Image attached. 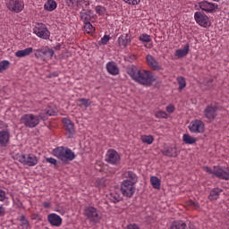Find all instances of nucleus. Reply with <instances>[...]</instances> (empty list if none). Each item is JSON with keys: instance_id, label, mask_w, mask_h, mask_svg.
<instances>
[{"instance_id": "1", "label": "nucleus", "mask_w": 229, "mask_h": 229, "mask_svg": "<svg viewBox=\"0 0 229 229\" xmlns=\"http://www.w3.org/2000/svg\"><path fill=\"white\" fill-rule=\"evenodd\" d=\"M127 74L140 85L151 87L154 81H157V76L148 70H139L136 66H130L127 69Z\"/></svg>"}, {"instance_id": "2", "label": "nucleus", "mask_w": 229, "mask_h": 229, "mask_svg": "<svg viewBox=\"0 0 229 229\" xmlns=\"http://www.w3.org/2000/svg\"><path fill=\"white\" fill-rule=\"evenodd\" d=\"M52 155L64 164H67V162H72V160L76 158L74 152L66 147H57L54 148Z\"/></svg>"}, {"instance_id": "3", "label": "nucleus", "mask_w": 229, "mask_h": 229, "mask_svg": "<svg viewBox=\"0 0 229 229\" xmlns=\"http://www.w3.org/2000/svg\"><path fill=\"white\" fill-rule=\"evenodd\" d=\"M40 119H46L44 113H40L38 115L33 114H25L21 119L20 123L24 124L27 128H36L40 124Z\"/></svg>"}, {"instance_id": "4", "label": "nucleus", "mask_w": 229, "mask_h": 229, "mask_svg": "<svg viewBox=\"0 0 229 229\" xmlns=\"http://www.w3.org/2000/svg\"><path fill=\"white\" fill-rule=\"evenodd\" d=\"M203 170L208 173V174H211L213 178H219V180H229V169L226 167H223L221 165H215L213 168L208 166H204Z\"/></svg>"}, {"instance_id": "5", "label": "nucleus", "mask_w": 229, "mask_h": 229, "mask_svg": "<svg viewBox=\"0 0 229 229\" xmlns=\"http://www.w3.org/2000/svg\"><path fill=\"white\" fill-rule=\"evenodd\" d=\"M34 35L44 40H48L51 37V32L47 30V27L44 23H35L33 28Z\"/></svg>"}, {"instance_id": "6", "label": "nucleus", "mask_w": 229, "mask_h": 229, "mask_svg": "<svg viewBox=\"0 0 229 229\" xmlns=\"http://www.w3.org/2000/svg\"><path fill=\"white\" fill-rule=\"evenodd\" d=\"M18 161L23 165H28L29 167H35L38 164V157L35 154H22L18 157Z\"/></svg>"}, {"instance_id": "7", "label": "nucleus", "mask_w": 229, "mask_h": 229, "mask_svg": "<svg viewBox=\"0 0 229 229\" xmlns=\"http://www.w3.org/2000/svg\"><path fill=\"white\" fill-rule=\"evenodd\" d=\"M5 6L10 12L21 13L24 10V1L22 0H5Z\"/></svg>"}, {"instance_id": "8", "label": "nucleus", "mask_w": 229, "mask_h": 229, "mask_svg": "<svg viewBox=\"0 0 229 229\" xmlns=\"http://www.w3.org/2000/svg\"><path fill=\"white\" fill-rule=\"evenodd\" d=\"M84 216L89 219L91 223H99V213H98V209L92 206L86 207L84 208Z\"/></svg>"}, {"instance_id": "9", "label": "nucleus", "mask_w": 229, "mask_h": 229, "mask_svg": "<svg viewBox=\"0 0 229 229\" xmlns=\"http://www.w3.org/2000/svg\"><path fill=\"white\" fill-rule=\"evenodd\" d=\"M194 19L199 24V26H201L202 28H210L211 22L210 18L208 16L201 12H196L194 14Z\"/></svg>"}, {"instance_id": "10", "label": "nucleus", "mask_w": 229, "mask_h": 229, "mask_svg": "<svg viewBox=\"0 0 229 229\" xmlns=\"http://www.w3.org/2000/svg\"><path fill=\"white\" fill-rule=\"evenodd\" d=\"M121 191L126 198H131L135 194V184L128 181H123Z\"/></svg>"}, {"instance_id": "11", "label": "nucleus", "mask_w": 229, "mask_h": 229, "mask_svg": "<svg viewBox=\"0 0 229 229\" xmlns=\"http://www.w3.org/2000/svg\"><path fill=\"white\" fill-rule=\"evenodd\" d=\"M191 133H203L205 131V123L201 120H193L189 125Z\"/></svg>"}, {"instance_id": "12", "label": "nucleus", "mask_w": 229, "mask_h": 229, "mask_svg": "<svg viewBox=\"0 0 229 229\" xmlns=\"http://www.w3.org/2000/svg\"><path fill=\"white\" fill-rule=\"evenodd\" d=\"M106 160L108 164H119V160H121V157L114 149H109L106 155Z\"/></svg>"}, {"instance_id": "13", "label": "nucleus", "mask_w": 229, "mask_h": 229, "mask_svg": "<svg viewBox=\"0 0 229 229\" xmlns=\"http://www.w3.org/2000/svg\"><path fill=\"white\" fill-rule=\"evenodd\" d=\"M199 6L203 10V12H206L207 13H212L217 10V4L208 1H202L199 3Z\"/></svg>"}, {"instance_id": "14", "label": "nucleus", "mask_w": 229, "mask_h": 229, "mask_svg": "<svg viewBox=\"0 0 229 229\" xmlns=\"http://www.w3.org/2000/svg\"><path fill=\"white\" fill-rule=\"evenodd\" d=\"M47 221L51 225V226H55L56 228L62 226V216L57 215L56 213H52L47 216Z\"/></svg>"}, {"instance_id": "15", "label": "nucleus", "mask_w": 229, "mask_h": 229, "mask_svg": "<svg viewBox=\"0 0 229 229\" xmlns=\"http://www.w3.org/2000/svg\"><path fill=\"white\" fill-rule=\"evenodd\" d=\"M204 115L208 121H214L215 117H217V107L208 106L204 110Z\"/></svg>"}, {"instance_id": "16", "label": "nucleus", "mask_w": 229, "mask_h": 229, "mask_svg": "<svg viewBox=\"0 0 229 229\" xmlns=\"http://www.w3.org/2000/svg\"><path fill=\"white\" fill-rule=\"evenodd\" d=\"M63 123L64 125V128L66 130L68 138L71 139L72 138V136L74 135V124L72 123V122L67 118H63Z\"/></svg>"}, {"instance_id": "17", "label": "nucleus", "mask_w": 229, "mask_h": 229, "mask_svg": "<svg viewBox=\"0 0 229 229\" xmlns=\"http://www.w3.org/2000/svg\"><path fill=\"white\" fill-rule=\"evenodd\" d=\"M162 153L163 155H165V157H170L173 158H176V157L180 155V152L178 151V148H176L175 146L165 148L162 150Z\"/></svg>"}, {"instance_id": "18", "label": "nucleus", "mask_w": 229, "mask_h": 229, "mask_svg": "<svg viewBox=\"0 0 229 229\" xmlns=\"http://www.w3.org/2000/svg\"><path fill=\"white\" fill-rule=\"evenodd\" d=\"M106 69L107 72L112 76H117V74H119V66H117V64H115V62H108L106 64Z\"/></svg>"}, {"instance_id": "19", "label": "nucleus", "mask_w": 229, "mask_h": 229, "mask_svg": "<svg viewBox=\"0 0 229 229\" xmlns=\"http://www.w3.org/2000/svg\"><path fill=\"white\" fill-rule=\"evenodd\" d=\"M146 60L148 67H151L154 71H160V65H158V62H157L153 55H147Z\"/></svg>"}, {"instance_id": "20", "label": "nucleus", "mask_w": 229, "mask_h": 229, "mask_svg": "<svg viewBox=\"0 0 229 229\" xmlns=\"http://www.w3.org/2000/svg\"><path fill=\"white\" fill-rule=\"evenodd\" d=\"M123 178H126V180H123V182H130L131 183H137L139 182V177L137 176V174L127 171L123 173Z\"/></svg>"}, {"instance_id": "21", "label": "nucleus", "mask_w": 229, "mask_h": 229, "mask_svg": "<svg viewBox=\"0 0 229 229\" xmlns=\"http://www.w3.org/2000/svg\"><path fill=\"white\" fill-rule=\"evenodd\" d=\"M10 142V131H0V146L6 147Z\"/></svg>"}, {"instance_id": "22", "label": "nucleus", "mask_w": 229, "mask_h": 229, "mask_svg": "<svg viewBox=\"0 0 229 229\" xmlns=\"http://www.w3.org/2000/svg\"><path fill=\"white\" fill-rule=\"evenodd\" d=\"M31 53H33V47H27L23 50L16 51L14 55L17 58H24L25 56H30Z\"/></svg>"}, {"instance_id": "23", "label": "nucleus", "mask_w": 229, "mask_h": 229, "mask_svg": "<svg viewBox=\"0 0 229 229\" xmlns=\"http://www.w3.org/2000/svg\"><path fill=\"white\" fill-rule=\"evenodd\" d=\"M130 42H131V38L128 34L122 35L118 38V44L119 46H123V47H127Z\"/></svg>"}, {"instance_id": "24", "label": "nucleus", "mask_w": 229, "mask_h": 229, "mask_svg": "<svg viewBox=\"0 0 229 229\" xmlns=\"http://www.w3.org/2000/svg\"><path fill=\"white\" fill-rule=\"evenodd\" d=\"M187 55H189V44H186L183 48L177 49L174 54L177 58H183V56H187Z\"/></svg>"}, {"instance_id": "25", "label": "nucleus", "mask_w": 229, "mask_h": 229, "mask_svg": "<svg viewBox=\"0 0 229 229\" xmlns=\"http://www.w3.org/2000/svg\"><path fill=\"white\" fill-rule=\"evenodd\" d=\"M56 2L55 0H48L44 4V9L47 12H54V10H56Z\"/></svg>"}, {"instance_id": "26", "label": "nucleus", "mask_w": 229, "mask_h": 229, "mask_svg": "<svg viewBox=\"0 0 229 229\" xmlns=\"http://www.w3.org/2000/svg\"><path fill=\"white\" fill-rule=\"evenodd\" d=\"M94 16V13L92 11H88V12H82L81 13V21L85 22H90L92 21V17Z\"/></svg>"}, {"instance_id": "27", "label": "nucleus", "mask_w": 229, "mask_h": 229, "mask_svg": "<svg viewBox=\"0 0 229 229\" xmlns=\"http://www.w3.org/2000/svg\"><path fill=\"white\" fill-rule=\"evenodd\" d=\"M221 192H223V190L219 189V188H215L210 191V194L208 196L209 199L211 201H214L216 199H217L219 198V194H221Z\"/></svg>"}, {"instance_id": "28", "label": "nucleus", "mask_w": 229, "mask_h": 229, "mask_svg": "<svg viewBox=\"0 0 229 229\" xmlns=\"http://www.w3.org/2000/svg\"><path fill=\"white\" fill-rule=\"evenodd\" d=\"M170 229H187V224L182 221H174L170 225Z\"/></svg>"}, {"instance_id": "29", "label": "nucleus", "mask_w": 229, "mask_h": 229, "mask_svg": "<svg viewBox=\"0 0 229 229\" xmlns=\"http://www.w3.org/2000/svg\"><path fill=\"white\" fill-rule=\"evenodd\" d=\"M182 140L185 144L192 145V144H196L198 140L196 138L191 136V134H183Z\"/></svg>"}, {"instance_id": "30", "label": "nucleus", "mask_w": 229, "mask_h": 229, "mask_svg": "<svg viewBox=\"0 0 229 229\" xmlns=\"http://www.w3.org/2000/svg\"><path fill=\"white\" fill-rule=\"evenodd\" d=\"M150 183H151L153 189H156L157 191H160L161 181L158 177L151 176Z\"/></svg>"}, {"instance_id": "31", "label": "nucleus", "mask_w": 229, "mask_h": 229, "mask_svg": "<svg viewBox=\"0 0 229 229\" xmlns=\"http://www.w3.org/2000/svg\"><path fill=\"white\" fill-rule=\"evenodd\" d=\"M45 49H46V47H43L38 48V49H36L34 56L36 58H39L40 60H43L44 62H46V56H45L46 54L44 53Z\"/></svg>"}, {"instance_id": "32", "label": "nucleus", "mask_w": 229, "mask_h": 229, "mask_svg": "<svg viewBox=\"0 0 229 229\" xmlns=\"http://www.w3.org/2000/svg\"><path fill=\"white\" fill-rule=\"evenodd\" d=\"M84 31H85V33H88L89 35H92V33H94V31H96V28L92 25V23H90V21L85 22L84 23Z\"/></svg>"}, {"instance_id": "33", "label": "nucleus", "mask_w": 229, "mask_h": 229, "mask_svg": "<svg viewBox=\"0 0 229 229\" xmlns=\"http://www.w3.org/2000/svg\"><path fill=\"white\" fill-rule=\"evenodd\" d=\"M43 53L45 54L46 60H51V58H53V55H55V51L48 47H45Z\"/></svg>"}, {"instance_id": "34", "label": "nucleus", "mask_w": 229, "mask_h": 229, "mask_svg": "<svg viewBox=\"0 0 229 229\" xmlns=\"http://www.w3.org/2000/svg\"><path fill=\"white\" fill-rule=\"evenodd\" d=\"M20 225H21V228H23V229L30 228V221H28V219H26V216H24V215H21L20 216Z\"/></svg>"}, {"instance_id": "35", "label": "nucleus", "mask_w": 229, "mask_h": 229, "mask_svg": "<svg viewBox=\"0 0 229 229\" xmlns=\"http://www.w3.org/2000/svg\"><path fill=\"white\" fill-rule=\"evenodd\" d=\"M177 83L179 85V88H178L179 90H183V89L187 87V81L183 77H177Z\"/></svg>"}, {"instance_id": "36", "label": "nucleus", "mask_w": 229, "mask_h": 229, "mask_svg": "<svg viewBox=\"0 0 229 229\" xmlns=\"http://www.w3.org/2000/svg\"><path fill=\"white\" fill-rule=\"evenodd\" d=\"M141 140L145 144H153V140H155V139L152 135H143L141 136Z\"/></svg>"}, {"instance_id": "37", "label": "nucleus", "mask_w": 229, "mask_h": 229, "mask_svg": "<svg viewBox=\"0 0 229 229\" xmlns=\"http://www.w3.org/2000/svg\"><path fill=\"white\" fill-rule=\"evenodd\" d=\"M8 67H10V61L4 60L0 62V72H4Z\"/></svg>"}, {"instance_id": "38", "label": "nucleus", "mask_w": 229, "mask_h": 229, "mask_svg": "<svg viewBox=\"0 0 229 229\" xmlns=\"http://www.w3.org/2000/svg\"><path fill=\"white\" fill-rule=\"evenodd\" d=\"M156 117L157 119H167V117H169V114H167L165 111L159 110L156 112Z\"/></svg>"}, {"instance_id": "39", "label": "nucleus", "mask_w": 229, "mask_h": 229, "mask_svg": "<svg viewBox=\"0 0 229 229\" xmlns=\"http://www.w3.org/2000/svg\"><path fill=\"white\" fill-rule=\"evenodd\" d=\"M139 40L140 42H151V36L148 35V34H141L139 37Z\"/></svg>"}, {"instance_id": "40", "label": "nucleus", "mask_w": 229, "mask_h": 229, "mask_svg": "<svg viewBox=\"0 0 229 229\" xmlns=\"http://www.w3.org/2000/svg\"><path fill=\"white\" fill-rule=\"evenodd\" d=\"M45 112H46V114L47 115H56V108L55 107H51V106H47L46 109H45Z\"/></svg>"}, {"instance_id": "41", "label": "nucleus", "mask_w": 229, "mask_h": 229, "mask_svg": "<svg viewBox=\"0 0 229 229\" xmlns=\"http://www.w3.org/2000/svg\"><path fill=\"white\" fill-rule=\"evenodd\" d=\"M78 102L82 105V106H85V108H88L90 106L91 102L87 98H80L78 99Z\"/></svg>"}, {"instance_id": "42", "label": "nucleus", "mask_w": 229, "mask_h": 229, "mask_svg": "<svg viewBox=\"0 0 229 229\" xmlns=\"http://www.w3.org/2000/svg\"><path fill=\"white\" fill-rule=\"evenodd\" d=\"M95 12L96 13H98V15H103L105 14V12H106V10L105 9V7L101 6V5H97L95 7Z\"/></svg>"}, {"instance_id": "43", "label": "nucleus", "mask_w": 229, "mask_h": 229, "mask_svg": "<svg viewBox=\"0 0 229 229\" xmlns=\"http://www.w3.org/2000/svg\"><path fill=\"white\" fill-rule=\"evenodd\" d=\"M110 36L105 35L99 41V44H102V46H106V44H108V42L110 41Z\"/></svg>"}, {"instance_id": "44", "label": "nucleus", "mask_w": 229, "mask_h": 229, "mask_svg": "<svg viewBox=\"0 0 229 229\" xmlns=\"http://www.w3.org/2000/svg\"><path fill=\"white\" fill-rule=\"evenodd\" d=\"M124 3H127V4H131L132 6H135L136 4H139L140 3V0H123Z\"/></svg>"}, {"instance_id": "45", "label": "nucleus", "mask_w": 229, "mask_h": 229, "mask_svg": "<svg viewBox=\"0 0 229 229\" xmlns=\"http://www.w3.org/2000/svg\"><path fill=\"white\" fill-rule=\"evenodd\" d=\"M46 162H47V164H51L52 165H56L57 161L54 157H47Z\"/></svg>"}, {"instance_id": "46", "label": "nucleus", "mask_w": 229, "mask_h": 229, "mask_svg": "<svg viewBox=\"0 0 229 229\" xmlns=\"http://www.w3.org/2000/svg\"><path fill=\"white\" fill-rule=\"evenodd\" d=\"M166 112L167 114H173L174 112V105L170 104L166 106Z\"/></svg>"}, {"instance_id": "47", "label": "nucleus", "mask_w": 229, "mask_h": 229, "mask_svg": "<svg viewBox=\"0 0 229 229\" xmlns=\"http://www.w3.org/2000/svg\"><path fill=\"white\" fill-rule=\"evenodd\" d=\"M4 199H6V192L0 190V201H4Z\"/></svg>"}, {"instance_id": "48", "label": "nucleus", "mask_w": 229, "mask_h": 229, "mask_svg": "<svg viewBox=\"0 0 229 229\" xmlns=\"http://www.w3.org/2000/svg\"><path fill=\"white\" fill-rule=\"evenodd\" d=\"M188 205H189L190 207H193V208H199V205H198V203H197V202H194L193 200H190V201L188 202Z\"/></svg>"}, {"instance_id": "49", "label": "nucleus", "mask_w": 229, "mask_h": 229, "mask_svg": "<svg viewBox=\"0 0 229 229\" xmlns=\"http://www.w3.org/2000/svg\"><path fill=\"white\" fill-rule=\"evenodd\" d=\"M113 201L114 203H116L117 201H121V197L119 195H114Z\"/></svg>"}, {"instance_id": "50", "label": "nucleus", "mask_w": 229, "mask_h": 229, "mask_svg": "<svg viewBox=\"0 0 229 229\" xmlns=\"http://www.w3.org/2000/svg\"><path fill=\"white\" fill-rule=\"evenodd\" d=\"M44 208H49L51 207V202H43Z\"/></svg>"}, {"instance_id": "51", "label": "nucleus", "mask_w": 229, "mask_h": 229, "mask_svg": "<svg viewBox=\"0 0 229 229\" xmlns=\"http://www.w3.org/2000/svg\"><path fill=\"white\" fill-rule=\"evenodd\" d=\"M0 216H4V208L0 206Z\"/></svg>"}, {"instance_id": "52", "label": "nucleus", "mask_w": 229, "mask_h": 229, "mask_svg": "<svg viewBox=\"0 0 229 229\" xmlns=\"http://www.w3.org/2000/svg\"><path fill=\"white\" fill-rule=\"evenodd\" d=\"M213 1H216V3H219V0H213Z\"/></svg>"}]
</instances>
